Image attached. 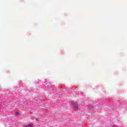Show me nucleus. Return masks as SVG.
<instances>
[{"label": "nucleus", "instance_id": "obj_1", "mask_svg": "<svg viewBox=\"0 0 127 127\" xmlns=\"http://www.w3.org/2000/svg\"><path fill=\"white\" fill-rule=\"evenodd\" d=\"M26 127H33V126L31 124H29L26 126Z\"/></svg>", "mask_w": 127, "mask_h": 127}]
</instances>
